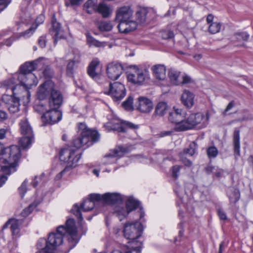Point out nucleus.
I'll list each match as a JSON object with an SVG mask.
<instances>
[{
  "mask_svg": "<svg viewBox=\"0 0 253 253\" xmlns=\"http://www.w3.org/2000/svg\"><path fill=\"white\" fill-rule=\"evenodd\" d=\"M80 134L73 139V146L63 147L59 152L60 160L69 169L78 165L82 156L78 149L85 146L88 147L99 139L100 135L97 131L85 127L83 124L80 125Z\"/></svg>",
  "mask_w": 253,
  "mask_h": 253,
  "instance_id": "nucleus-1",
  "label": "nucleus"
},
{
  "mask_svg": "<svg viewBox=\"0 0 253 253\" xmlns=\"http://www.w3.org/2000/svg\"><path fill=\"white\" fill-rule=\"evenodd\" d=\"M38 63V61L25 63L20 66L19 72L1 83L0 87L10 89L13 95L24 94L26 96V102H29L31 96L29 89L38 83L37 77L32 73L37 68Z\"/></svg>",
  "mask_w": 253,
  "mask_h": 253,
  "instance_id": "nucleus-2",
  "label": "nucleus"
},
{
  "mask_svg": "<svg viewBox=\"0 0 253 253\" xmlns=\"http://www.w3.org/2000/svg\"><path fill=\"white\" fill-rule=\"evenodd\" d=\"M89 198L85 200L79 206L77 204L74 205L72 212L78 217L79 221H82L83 217L81 211H88L92 210L95 206V202H101L103 204L114 205L122 202L121 195L117 193H106L104 194H91Z\"/></svg>",
  "mask_w": 253,
  "mask_h": 253,
  "instance_id": "nucleus-3",
  "label": "nucleus"
},
{
  "mask_svg": "<svg viewBox=\"0 0 253 253\" xmlns=\"http://www.w3.org/2000/svg\"><path fill=\"white\" fill-rule=\"evenodd\" d=\"M77 229L73 219H68L66 225H60L57 228L56 232L49 234L47 240L50 250H55L63 243V237L66 234L70 236L69 241L74 240L77 235Z\"/></svg>",
  "mask_w": 253,
  "mask_h": 253,
  "instance_id": "nucleus-4",
  "label": "nucleus"
},
{
  "mask_svg": "<svg viewBox=\"0 0 253 253\" xmlns=\"http://www.w3.org/2000/svg\"><path fill=\"white\" fill-rule=\"evenodd\" d=\"M37 97L41 100L48 99V106L54 107H60L63 101L62 94L55 88L54 83L51 80L46 81L39 86Z\"/></svg>",
  "mask_w": 253,
  "mask_h": 253,
  "instance_id": "nucleus-5",
  "label": "nucleus"
},
{
  "mask_svg": "<svg viewBox=\"0 0 253 253\" xmlns=\"http://www.w3.org/2000/svg\"><path fill=\"white\" fill-rule=\"evenodd\" d=\"M133 10L130 6H123L116 11L115 20L119 23L118 28L120 33H127L135 30L137 22L132 19Z\"/></svg>",
  "mask_w": 253,
  "mask_h": 253,
  "instance_id": "nucleus-6",
  "label": "nucleus"
},
{
  "mask_svg": "<svg viewBox=\"0 0 253 253\" xmlns=\"http://www.w3.org/2000/svg\"><path fill=\"white\" fill-rule=\"evenodd\" d=\"M21 150L17 145H12L4 148L2 156L0 158V163L5 165L12 172L15 171V167L21 158Z\"/></svg>",
  "mask_w": 253,
  "mask_h": 253,
  "instance_id": "nucleus-7",
  "label": "nucleus"
},
{
  "mask_svg": "<svg viewBox=\"0 0 253 253\" xmlns=\"http://www.w3.org/2000/svg\"><path fill=\"white\" fill-rule=\"evenodd\" d=\"M49 107L50 109L47 110L42 103L37 104L34 107L36 111L42 113L41 119L44 124L53 125L61 120L62 113L58 110L59 107Z\"/></svg>",
  "mask_w": 253,
  "mask_h": 253,
  "instance_id": "nucleus-8",
  "label": "nucleus"
},
{
  "mask_svg": "<svg viewBox=\"0 0 253 253\" xmlns=\"http://www.w3.org/2000/svg\"><path fill=\"white\" fill-rule=\"evenodd\" d=\"M139 206V202L132 198H129L126 202V208L117 205L113 207V213L117 216L120 221L126 217L131 211L136 209Z\"/></svg>",
  "mask_w": 253,
  "mask_h": 253,
  "instance_id": "nucleus-9",
  "label": "nucleus"
},
{
  "mask_svg": "<svg viewBox=\"0 0 253 253\" xmlns=\"http://www.w3.org/2000/svg\"><path fill=\"white\" fill-rule=\"evenodd\" d=\"M142 230L140 222H128L124 226L123 233L126 239L133 241L141 236Z\"/></svg>",
  "mask_w": 253,
  "mask_h": 253,
  "instance_id": "nucleus-10",
  "label": "nucleus"
},
{
  "mask_svg": "<svg viewBox=\"0 0 253 253\" xmlns=\"http://www.w3.org/2000/svg\"><path fill=\"white\" fill-rule=\"evenodd\" d=\"M105 93L110 95L115 101L122 99L126 95V88L122 84L119 82H115L110 84L109 89Z\"/></svg>",
  "mask_w": 253,
  "mask_h": 253,
  "instance_id": "nucleus-11",
  "label": "nucleus"
},
{
  "mask_svg": "<svg viewBox=\"0 0 253 253\" xmlns=\"http://www.w3.org/2000/svg\"><path fill=\"white\" fill-rule=\"evenodd\" d=\"M110 124L112 129L118 132H126L128 129H136L138 126L127 121H122L117 118H114L110 121Z\"/></svg>",
  "mask_w": 253,
  "mask_h": 253,
  "instance_id": "nucleus-12",
  "label": "nucleus"
},
{
  "mask_svg": "<svg viewBox=\"0 0 253 253\" xmlns=\"http://www.w3.org/2000/svg\"><path fill=\"white\" fill-rule=\"evenodd\" d=\"M124 71L123 65L116 61L109 63L106 67V74L108 77L112 80L119 79Z\"/></svg>",
  "mask_w": 253,
  "mask_h": 253,
  "instance_id": "nucleus-13",
  "label": "nucleus"
},
{
  "mask_svg": "<svg viewBox=\"0 0 253 253\" xmlns=\"http://www.w3.org/2000/svg\"><path fill=\"white\" fill-rule=\"evenodd\" d=\"M147 77V72L138 68L130 72L127 76L129 82L138 84H141Z\"/></svg>",
  "mask_w": 253,
  "mask_h": 253,
  "instance_id": "nucleus-14",
  "label": "nucleus"
},
{
  "mask_svg": "<svg viewBox=\"0 0 253 253\" xmlns=\"http://www.w3.org/2000/svg\"><path fill=\"white\" fill-rule=\"evenodd\" d=\"M188 119L192 128L198 125H200V127H203L207 125L208 117L203 113H198L191 114Z\"/></svg>",
  "mask_w": 253,
  "mask_h": 253,
  "instance_id": "nucleus-15",
  "label": "nucleus"
},
{
  "mask_svg": "<svg viewBox=\"0 0 253 253\" xmlns=\"http://www.w3.org/2000/svg\"><path fill=\"white\" fill-rule=\"evenodd\" d=\"M102 66L99 60L97 58L93 59L89 65L87 69V74L92 79L97 80L99 79Z\"/></svg>",
  "mask_w": 253,
  "mask_h": 253,
  "instance_id": "nucleus-16",
  "label": "nucleus"
},
{
  "mask_svg": "<svg viewBox=\"0 0 253 253\" xmlns=\"http://www.w3.org/2000/svg\"><path fill=\"white\" fill-rule=\"evenodd\" d=\"M137 101V110L144 113H148L151 111L153 104L151 100L145 97H139L138 98Z\"/></svg>",
  "mask_w": 253,
  "mask_h": 253,
  "instance_id": "nucleus-17",
  "label": "nucleus"
},
{
  "mask_svg": "<svg viewBox=\"0 0 253 253\" xmlns=\"http://www.w3.org/2000/svg\"><path fill=\"white\" fill-rule=\"evenodd\" d=\"M50 33L54 40V43L56 45L58 40L64 38V32L62 29L61 24L56 19L52 20V28Z\"/></svg>",
  "mask_w": 253,
  "mask_h": 253,
  "instance_id": "nucleus-18",
  "label": "nucleus"
},
{
  "mask_svg": "<svg viewBox=\"0 0 253 253\" xmlns=\"http://www.w3.org/2000/svg\"><path fill=\"white\" fill-rule=\"evenodd\" d=\"M17 96L15 97L12 102H10L7 107L9 111L11 113H15L19 110V100H22L23 101L24 103H28L29 102H26V96L23 94H19L17 95Z\"/></svg>",
  "mask_w": 253,
  "mask_h": 253,
  "instance_id": "nucleus-19",
  "label": "nucleus"
},
{
  "mask_svg": "<svg viewBox=\"0 0 253 253\" xmlns=\"http://www.w3.org/2000/svg\"><path fill=\"white\" fill-rule=\"evenodd\" d=\"M22 221L20 219L12 218L9 219L3 226V228H6L10 225V228L13 235H18L20 232V225L22 224Z\"/></svg>",
  "mask_w": 253,
  "mask_h": 253,
  "instance_id": "nucleus-20",
  "label": "nucleus"
},
{
  "mask_svg": "<svg viewBox=\"0 0 253 253\" xmlns=\"http://www.w3.org/2000/svg\"><path fill=\"white\" fill-rule=\"evenodd\" d=\"M194 95L190 91L185 90L181 96L182 104L187 108H191L194 105Z\"/></svg>",
  "mask_w": 253,
  "mask_h": 253,
  "instance_id": "nucleus-21",
  "label": "nucleus"
},
{
  "mask_svg": "<svg viewBox=\"0 0 253 253\" xmlns=\"http://www.w3.org/2000/svg\"><path fill=\"white\" fill-rule=\"evenodd\" d=\"M19 126L20 131L23 136H34L33 128L27 119L22 120Z\"/></svg>",
  "mask_w": 253,
  "mask_h": 253,
  "instance_id": "nucleus-22",
  "label": "nucleus"
},
{
  "mask_svg": "<svg viewBox=\"0 0 253 253\" xmlns=\"http://www.w3.org/2000/svg\"><path fill=\"white\" fill-rule=\"evenodd\" d=\"M128 152V149L123 146H118L115 149L110 151L105 158L106 159H114L116 157H121Z\"/></svg>",
  "mask_w": 253,
  "mask_h": 253,
  "instance_id": "nucleus-23",
  "label": "nucleus"
},
{
  "mask_svg": "<svg viewBox=\"0 0 253 253\" xmlns=\"http://www.w3.org/2000/svg\"><path fill=\"white\" fill-rule=\"evenodd\" d=\"M155 77L160 80H164L166 77V69L163 65H157L152 68Z\"/></svg>",
  "mask_w": 253,
  "mask_h": 253,
  "instance_id": "nucleus-24",
  "label": "nucleus"
},
{
  "mask_svg": "<svg viewBox=\"0 0 253 253\" xmlns=\"http://www.w3.org/2000/svg\"><path fill=\"white\" fill-rule=\"evenodd\" d=\"M234 153L236 159L240 156V130H234L233 135Z\"/></svg>",
  "mask_w": 253,
  "mask_h": 253,
  "instance_id": "nucleus-25",
  "label": "nucleus"
},
{
  "mask_svg": "<svg viewBox=\"0 0 253 253\" xmlns=\"http://www.w3.org/2000/svg\"><path fill=\"white\" fill-rule=\"evenodd\" d=\"M181 119L176 124H175L174 129L177 131H185L192 129L191 125L188 118L184 119Z\"/></svg>",
  "mask_w": 253,
  "mask_h": 253,
  "instance_id": "nucleus-26",
  "label": "nucleus"
},
{
  "mask_svg": "<svg viewBox=\"0 0 253 253\" xmlns=\"http://www.w3.org/2000/svg\"><path fill=\"white\" fill-rule=\"evenodd\" d=\"M184 117V115L182 114V110L174 107L173 111L169 113V120L172 123L176 124Z\"/></svg>",
  "mask_w": 253,
  "mask_h": 253,
  "instance_id": "nucleus-27",
  "label": "nucleus"
},
{
  "mask_svg": "<svg viewBox=\"0 0 253 253\" xmlns=\"http://www.w3.org/2000/svg\"><path fill=\"white\" fill-rule=\"evenodd\" d=\"M80 62V58L79 56L75 57L74 59L69 61L66 67V73L68 76L71 77L73 76L77 65Z\"/></svg>",
  "mask_w": 253,
  "mask_h": 253,
  "instance_id": "nucleus-28",
  "label": "nucleus"
},
{
  "mask_svg": "<svg viewBox=\"0 0 253 253\" xmlns=\"http://www.w3.org/2000/svg\"><path fill=\"white\" fill-rule=\"evenodd\" d=\"M112 9L106 4L102 2L98 5L96 12L101 14L103 18L109 17L112 13Z\"/></svg>",
  "mask_w": 253,
  "mask_h": 253,
  "instance_id": "nucleus-29",
  "label": "nucleus"
},
{
  "mask_svg": "<svg viewBox=\"0 0 253 253\" xmlns=\"http://www.w3.org/2000/svg\"><path fill=\"white\" fill-rule=\"evenodd\" d=\"M227 195L230 202L233 204H235L240 197V193L239 190L234 187L229 188L227 190Z\"/></svg>",
  "mask_w": 253,
  "mask_h": 253,
  "instance_id": "nucleus-30",
  "label": "nucleus"
},
{
  "mask_svg": "<svg viewBox=\"0 0 253 253\" xmlns=\"http://www.w3.org/2000/svg\"><path fill=\"white\" fill-rule=\"evenodd\" d=\"M180 72L174 70L170 69L169 72V77L170 83L173 85H180L181 83V81L179 79Z\"/></svg>",
  "mask_w": 253,
  "mask_h": 253,
  "instance_id": "nucleus-31",
  "label": "nucleus"
},
{
  "mask_svg": "<svg viewBox=\"0 0 253 253\" xmlns=\"http://www.w3.org/2000/svg\"><path fill=\"white\" fill-rule=\"evenodd\" d=\"M97 0H88L84 5V9L89 14L96 12Z\"/></svg>",
  "mask_w": 253,
  "mask_h": 253,
  "instance_id": "nucleus-32",
  "label": "nucleus"
},
{
  "mask_svg": "<svg viewBox=\"0 0 253 253\" xmlns=\"http://www.w3.org/2000/svg\"><path fill=\"white\" fill-rule=\"evenodd\" d=\"M168 109V106L166 102H160L157 104L155 108V114L159 116H163L166 113Z\"/></svg>",
  "mask_w": 253,
  "mask_h": 253,
  "instance_id": "nucleus-33",
  "label": "nucleus"
},
{
  "mask_svg": "<svg viewBox=\"0 0 253 253\" xmlns=\"http://www.w3.org/2000/svg\"><path fill=\"white\" fill-rule=\"evenodd\" d=\"M147 10L145 8H140L135 13L136 20L138 23H143L146 21Z\"/></svg>",
  "mask_w": 253,
  "mask_h": 253,
  "instance_id": "nucleus-34",
  "label": "nucleus"
},
{
  "mask_svg": "<svg viewBox=\"0 0 253 253\" xmlns=\"http://www.w3.org/2000/svg\"><path fill=\"white\" fill-rule=\"evenodd\" d=\"M37 249L39 250V252L37 253H43L47 250H50L48 243V240L44 238H41L39 240L37 244Z\"/></svg>",
  "mask_w": 253,
  "mask_h": 253,
  "instance_id": "nucleus-35",
  "label": "nucleus"
},
{
  "mask_svg": "<svg viewBox=\"0 0 253 253\" xmlns=\"http://www.w3.org/2000/svg\"><path fill=\"white\" fill-rule=\"evenodd\" d=\"M33 139V136H23L19 140V144L24 149L27 148L31 144Z\"/></svg>",
  "mask_w": 253,
  "mask_h": 253,
  "instance_id": "nucleus-36",
  "label": "nucleus"
},
{
  "mask_svg": "<svg viewBox=\"0 0 253 253\" xmlns=\"http://www.w3.org/2000/svg\"><path fill=\"white\" fill-rule=\"evenodd\" d=\"M86 40L87 43L90 46H94L95 47H102L104 46V43L95 40L93 37L89 34L86 35Z\"/></svg>",
  "mask_w": 253,
  "mask_h": 253,
  "instance_id": "nucleus-37",
  "label": "nucleus"
},
{
  "mask_svg": "<svg viewBox=\"0 0 253 253\" xmlns=\"http://www.w3.org/2000/svg\"><path fill=\"white\" fill-rule=\"evenodd\" d=\"M37 28V26L32 25V26L29 29L27 30L26 31L20 33L17 37V39H19V38L22 37L25 39L30 37L35 32Z\"/></svg>",
  "mask_w": 253,
  "mask_h": 253,
  "instance_id": "nucleus-38",
  "label": "nucleus"
},
{
  "mask_svg": "<svg viewBox=\"0 0 253 253\" xmlns=\"http://www.w3.org/2000/svg\"><path fill=\"white\" fill-rule=\"evenodd\" d=\"M221 24L218 22H213L210 24L209 31L211 34L218 33L221 29Z\"/></svg>",
  "mask_w": 253,
  "mask_h": 253,
  "instance_id": "nucleus-39",
  "label": "nucleus"
},
{
  "mask_svg": "<svg viewBox=\"0 0 253 253\" xmlns=\"http://www.w3.org/2000/svg\"><path fill=\"white\" fill-rule=\"evenodd\" d=\"M98 28L101 31L108 32L112 29L113 25L110 22L103 21L99 24Z\"/></svg>",
  "mask_w": 253,
  "mask_h": 253,
  "instance_id": "nucleus-40",
  "label": "nucleus"
},
{
  "mask_svg": "<svg viewBox=\"0 0 253 253\" xmlns=\"http://www.w3.org/2000/svg\"><path fill=\"white\" fill-rule=\"evenodd\" d=\"M123 108L127 111H131L133 109V98L129 96L127 99L122 104Z\"/></svg>",
  "mask_w": 253,
  "mask_h": 253,
  "instance_id": "nucleus-41",
  "label": "nucleus"
},
{
  "mask_svg": "<svg viewBox=\"0 0 253 253\" xmlns=\"http://www.w3.org/2000/svg\"><path fill=\"white\" fill-rule=\"evenodd\" d=\"M38 204L32 203L28 207L25 208L21 212L22 216L26 217L28 216L33 211V210L37 206Z\"/></svg>",
  "mask_w": 253,
  "mask_h": 253,
  "instance_id": "nucleus-42",
  "label": "nucleus"
},
{
  "mask_svg": "<svg viewBox=\"0 0 253 253\" xmlns=\"http://www.w3.org/2000/svg\"><path fill=\"white\" fill-rule=\"evenodd\" d=\"M235 36L239 41H247L250 37L249 34L245 32L237 33L235 34Z\"/></svg>",
  "mask_w": 253,
  "mask_h": 253,
  "instance_id": "nucleus-43",
  "label": "nucleus"
},
{
  "mask_svg": "<svg viewBox=\"0 0 253 253\" xmlns=\"http://www.w3.org/2000/svg\"><path fill=\"white\" fill-rule=\"evenodd\" d=\"M207 155L209 158H215L217 156L218 151L214 146L210 147L207 151Z\"/></svg>",
  "mask_w": 253,
  "mask_h": 253,
  "instance_id": "nucleus-44",
  "label": "nucleus"
},
{
  "mask_svg": "<svg viewBox=\"0 0 253 253\" xmlns=\"http://www.w3.org/2000/svg\"><path fill=\"white\" fill-rule=\"evenodd\" d=\"M27 183L28 181L27 180V179H25L21 184V186L19 188V192L22 198L24 197L25 194L27 191L26 186Z\"/></svg>",
  "mask_w": 253,
  "mask_h": 253,
  "instance_id": "nucleus-45",
  "label": "nucleus"
},
{
  "mask_svg": "<svg viewBox=\"0 0 253 253\" xmlns=\"http://www.w3.org/2000/svg\"><path fill=\"white\" fill-rule=\"evenodd\" d=\"M43 74L45 78H50L53 75V71L49 66H47L44 68Z\"/></svg>",
  "mask_w": 253,
  "mask_h": 253,
  "instance_id": "nucleus-46",
  "label": "nucleus"
},
{
  "mask_svg": "<svg viewBox=\"0 0 253 253\" xmlns=\"http://www.w3.org/2000/svg\"><path fill=\"white\" fill-rule=\"evenodd\" d=\"M180 167L178 165L174 166L172 168V176L175 179H177L178 177V173L180 171Z\"/></svg>",
  "mask_w": 253,
  "mask_h": 253,
  "instance_id": "nucleus-47",
  "label": "nucleus"
},
{
  "mask_svg": "<svg viewBox=\"0 0 253 253\" xmlns=\"http://www.w3.org/2000/svg\"><path fill=\"white\" fill-rule=\"evenodd\" d=\"M14 99H15V97H12L11 95L4 94L2 95L1 100L4 102L7 106L8 103H9L10 102H12V100H13Z\"/></svg>",
  "mask_w": 253,
  "mask_h": 253,
  "instance_id": "nucleus-48",
  "label": "nucleus"
},
{
  "mask_svg": "<svg viewBox=\"0 0 253 253\" xmlns=\"http://www.w3.org/2000/svg\"><path fill=\"white\" fill-rule=\"evenodd\" d=\"M44 176V173H42L40 176H36L32 180V182L31 183L32 185L34 187H36L38 185L39 183L40 182V181H41L42 178Z\"/></svg>",
  "mask_w": 253,
  "mask_h": 253,
  "instance_id": "nucleus-49",
  "label": "nucleus"
},
{
  "mask_svg": "<svg viewBox=\"0 0 253 253\" xmlns=\"http://www.w3.org/2000/svg\"><path fill=\"white\" fill-rule=\"evenodd\" d=\"M11 0H0V12L6 8Z\"/></svg>",
  "mask_w": 253,
  "mask_h": 253,
  "instance_id": "nucleus-50",
  "label": "nucleus"
},
{
  "mask_svg": "<svg viewBox=\"0 0 253 253\" xmlns=\"http://www.w3.org/2000/svg\"><path fill=\"white\" fill-rule=\"evenodd\" d=\"M162 36L165 39H171L173 38L174 34L171 31H165L163 32Z\"/></svg>",
  "mask_w": 253,
  "mask_h": 253,
  "instance_id": "nucleus-51",
  "label": "nucleus"
},
{
  "mask_svg": "<svg viewBox=\"0 0 253 253\" xmlns=\"http://www.w3.org/2000/svg\"><path fill=\"white\" fill-rule=\"evenodd\" d=\"M194 144L189 145V148L186 149L184 150V153L186 154H189L190 156H193L195 153V148H193Z\"/></svg>",
  "mask_w": 253,
  "mask_h": 253,
  "instance_id": "nucleus-52",
  "label": "nucleus"
},
{
  "mask_svg": "<svg viewBox=\"0 0 253 253\" xmlns=\"http://www.w3.org/2000/svg\"><path fill=\"white\" fill-rule=\"evenodd\" d=\"M44 16L42 14H40L37 17L35 21V24H33L32 25L37 26L38 27L39 25L42 24L44 22Z\"/></svg>",
  "mask_w": 253,
  "mask_h": 253,
  "instance_id": "nucleus-53",
  "label": "nucleus"
},
{
  "mask_svg": "<svg viewBox=\"0 0 253 253\" xmlns=\"http://www.w3.org/2000/svg\"><path fill=\"white\" fill-rule=\"evenodd\" d=\"M46 42V41L45 36H42L39 38V39L38 40V43H39V45L42 48H44L45 47Z\"/></svg>",
  "mask_w": 253,
  "mask_h": 253,
  "instance_id": "nucleus-54",
  "label": "nucleus"
},
{
  "mask_svg": "<svg viewBox=\"0 0 253 253\" xmlns=\"http://www.w3.org/2000/svg\"><path fill=\"white\" fill-rule=\"evenodd\" d=\"M182 81H181V84H187L193 82L192 79L187 75L182 76Z\"/></svg>",
  "mask_w": 253,
  "mask_h": 253,
  "instance_id": "nucleus-55",
  "label": "nucleus"
},
{
  "mask_svg": "<svg viewBox=\"0 0 253 253\" xmlns=\"http://www.w3.org/2000/svg\"><path fill=\"white\" fill-rule=\"evenodd\" d=\"M70 169H68V168H65L63 170H62L61 172H60L59 173H58L55 177V179L56 180H60L62 176L63 175V174L68 171Z\"/></svg>",
  "mask_w": 253,
  "mask_h": 253,
  "instance_id": "nucleus-56",
  "label": "nucleus"
},
{
  "mask_svg": "<svg viewBox=\"0 0 253 253\" xmlns=\"http://www.w3.org/2000/svg\"><path fill=\"white\" fill-rule=\"evenodd\" d=\"M217 213L220 219L224 220L227 219L226 215L222 210L218 209L217 211Z\"/></svg>",
  "mask_w": 253,
  "mask_h": 253,
  "instance_id": "nucleus-57",
  "label": "nucleus"
},
{
  "mask_svg": "<svg viewBox=\"0 0 253 253\" xmlns=\"http://www.w3.org/2000/svg\"><path fill=\"white\" fill-rule=\"evenodd\" d=\"M1 171H3L5 173L10 175L12 172L10 171V170L8 168V167L4 165V166H0V172Z\"/></svg>",
  "mask_w": 253,
  "mask_h": 253,
  "instance_id": "nucleus-58",
  "label": "nucleus"
},
{
  "mask_svg": "<svg viewBox=\"0 0 253 253\" xmlns=\"http://www.w3.org/2000/svg\"><path fill=\"white\" fill-rule=\"evenodd\" d=\"M142 245L141 242H139L137 244L138 247L135 248L133 251H128L126 252V253H140V245Z\"/></svg>",
  "mask_w": 253,
  "mask_h": 253,
  "instance_id": "nucleus-59",
  "label": "nucleus"
},
{
  "mask_svg": "<svg viewBox=\"0 0 253 253\" xmlns=\"http://www.w3.org/2000/svg\"><path fill=\"white\" fill-rule=\"evenodd\" d=\"M14 41V39L13 38H10L7 39L6 40L4 41L3 42V44L4 45H6L7 46H10L12 44V43Z\"/></svg>",
  "mask_w": 253,
  "mask_h": 253,
  "instance_id": "nucleus-60",
  "label": "nucleus"
},
{
  "mask_svg": "<svg viewBox=\"0 0 253 253\" xmlns=\"http://www.w3.org/2000/svg\"><path fill=\"white\" fill-rule=\"evenodd\" d=\"M7 117L5 112L0 110V122H2L6 119Z\"/></svg>",
  "mask_w": 253,
  "mask_h": 253,
  "instance_id": "nucleus-61",
  "label": "nucleus"
},
{
  "mask_svg": "<svg viewBox=\"0 0 253 253\" xmlns=\"http://www.w3.org/2000/svg\"><path fill=\"white\" fill-rule=\"evenodd\" d=\"M181 161L185 166L190 167L192 165V163L186 158H181Z\"/></svg>",
  "mask_w": 253,
  "mask_h": 253,
  "instance_id": "nucleus-62",
  "label": "nucleus"
},
{
  "mask_svg": "<svg viewBox=\"0 0 253 253\" xmlns=\"http://www.w3.org/2000/svg\"><path fill=\"white\" fill-rule=\"evenodd\" d=\"M235 105V103L234 101L230 102L228 105L227 106L226 109L224 111V115H225L226 113L230 110Z\"/></svg>",
  "mask_w": 253,
  "mask_h": 253,
  "instance_id": "nucleus-63",
  "label": "nucleus"
},
{
  "mask_svg": "<svg viewBox=\"0 0 253 253\" xmlns=\"http://www.w3.org/2000/svg\"><path fill=\"white\" fill-rule=\"evenodd\" d=\"M72 5H79L84 0H69Z\"/></svg>",
  "mask_w": 253,
  "mask_h": 253,
  "instance_id": "nucleus-64",
  "label": "nucleus"
}]
</instances>
